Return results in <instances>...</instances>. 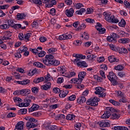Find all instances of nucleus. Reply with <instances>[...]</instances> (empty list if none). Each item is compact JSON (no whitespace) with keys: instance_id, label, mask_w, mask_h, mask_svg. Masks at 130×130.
<instances>
[{"instance_id":"f257e3e1","label":"nucleus","mask_w":130,"mask_h":130,"mask_svg":"<svg viewBox=\"0 0 130 130\" xmlns=\"http://www.w3.org/2000/svg\"><path fill=\"white\" fill-rule=\"evenodd\" d=\"M73 56L76 58L72 60L73 62L78 67V68H88V64L85 61H82L81 59H85L86 55L80 54H74Z\"/></svg>"},{"instance_id":"f03ea898","label":"nucleus","mask_w":130,"mask_h":130,"mask_svg":"<svg viewBox=\"0 0 130 130\" xmlns=\"http://www.w3.org/2000/svg\"><path fill=\"white\" fill-rule=\"evenodd\" d=\"M26 120H28V121L26 123V127L28 129H30V128H34V127H35L36 126L35 125V124L33 122H37V120L35 119L34 118H32L29 116L25 117Z\"/></svg>"},{"instance_id":"7ed1b4c3","label":"nucleus","mask_w":130,"mask_h":130,"mask_svg":"<svg viewBox=\"0 0 130 130\" xmlns=\"http://www.w3.org/2000/svg\"><path fill=\"white\" fill-rule=\"evenodd\" d=\"M54 56L51 54L46 55L43 60V63L47 67H51Z\"/></svg>"},{"instance_id":"20e7f679","label":"nucleus","mask_w":130,"mask_h":130,"mask_svg":"<svg viewBox=\"0 0 130 130\" xmlns=\"http://www.w3.org/2000/svg\"><path fill=\"white\" fill-rule=\"evenodd\" d=\"M107 78L109 81H110L111 83H112L113 86H116L118 84L117 81H116V79H117V77L114 73L111 72L109 73V75L107 76Z\"/></svg>"},{"instance_id":"39448f33","label":"nucleus","mask_w":130,"mask_h":130,"mask_svg":"<svg viewBox=\"0 0 130 130\" xmlns=\"http://www.w3.org/2000/svg\"><path fill=\"white\" fill-rule=\"evenodd\" d=\"M99 101H100V98L94 97L87 100L86 104L90 106H98V102H99Z\"/></svg>"},{"instance_id":"423d86ee","label":"nucleus","mask_w":130,"mask_h":130,"mask_svg":"<svg viewBox=\"0 0 130 130\" xmlns=\"http://www.w3.org/2000/svg\"><path fill=\"white\" fill-rule=\"evenodd\" d=\"M105 89H104L103 88L98 86L95 87V91L94 92L95 94L96 95H99V97H105L106 96V94L105 93Z\"/></svg>"},{"instance_id":"0eeeda50","label":"nucleus","mask_w":130,"mask_h":130,"mask_svg":"<svg viewBox=\"0 0 130 130\" xmlns=\"http://www.w3.org/2000/svg\"><path fill=\"white\" fill-rule=\"evenodd\" d=\"M107 111L101 116V118L103 119H107L111 116V111L113 110V108L111 107H107Z\"/></svg>"},{"instance_id":"6e6552de","label":"nucleus","mask_w":130,"mask_h":130,"mask_svg":"<svg viewBox=\"0 0 130 130\" xmlns=\"http://www.w3.org/2000/svg\"><path fill=\"white\" fill-rule=\"evenodd\" d=\"M72 36L70 32H67L66 34L60 35L58 37L59 40H68L69 39H72Z\"/></svg>"},{"instance_id":"1a4fd4ad","label":"nucleus","mask_w":130,"mask_h":130,"mask_svg":"<svg viewBox=\"0 0 130 130\" xmlns=\"http://www.w3.org/2000/svg\"><path fill=\"white\" fill-rule=\"evenodd\" d=\"M24 102L25 103H21L18 105L19 107H28L31 103V100L25 99Z\"/></svg>"},{"instance_id":"9d476101","label":"nucleus","mask_w":130,"mask_h":130,"mask_svg":"<svg viewBox=\"0 0 130 130\" xmlns=\"http://www.w3.org/2000/svg\"><path fill=\"white\" fill-rule=\"evenodd\" d=\"M74 13H75L74 8H70V9H67L65 11V14L69 18L73 17V16H74Z\"/></svg>"},{"instance_id":"9b49d317","label":"nucleus","mask_w":130,"mask_h":130,"mask_svg":"<svg viewBox=\"0 0 130 130\" xmlns=\"http://www.w3.org/2000/svg\"><path fill=\"white\" fill-rule=\"evenodd\" d=\"M11 36H12V32L6 30L4 32V36L2 38V40H10Z\"/></svg>"},{"instance_id":"f8f14e48","label":"nucleus","mask_w":130,"mask_h":130,"mask_svg":"<svg viewBox=\"0 0 130 130\" xmlns=\"http://www.w3.org/2000/svg\"><path fill=\"white\" fill-rule=\"evenodd\" d=\"M15 130H24V122H18L15 126Z\"/></svg>"},{"instance_id":"ddd939ff","label":"nucleus","mask_w":130,"mask_h":130,"mask_svg":"<svg viewBox=\"0 0 130 130\" xmlns=\"http://www.w3.org/2000/svg\"><path fill=\"white\" fill-rule=\"evenodd\" d=\"M21 95L22 96H27L31 93V90L28 88H24L21 90Z\"/></svg>"},{"instance_id":"4468645a","label":"nucleus","mask_w":130,"mask_h":130,"mask_svg":"<svg viewBox=\"0 0 130 130\" xmlns=\"http://www.w3.org/2000/svg\"><path fill=\"white\" fill-rule=\"evenodd\" d=\"M82 82H83V80L79 78H73L70 80V83H71L72 84L73 83V84H81V83H82Z\"/></svg>"},{"instance_id":"2eb2a0df","label":"nucleus","mask_w":130,"mask_h":130,"mask_svg":"<svg viewBox=\"0 0 130 130\" xmlns=\"http://www.w3.org/2000/svg\"><path fill=\"white\" fill-rule=\"evenodd\" d=\"M104 16H105V19L108 22H111V20H112V18H113V15L105 12L104 13Z\"/></svg>"},{"instance_id":"dca6fc26","label":"nucleus","mask_w":130,"mask_h":130,"mask_svg":"<svg viewBox=\"0 0 130 130\" xmlns=\"http://www.w3.org/2000/svg\"><path fill=\"white\" fill-rule=\"evenodd\" d=\"M39 109V106L36 104H33L32 106L28 109L29 112H33Z\"/></svg>"},{"instance_id":"f3484780","label":"nucleus","mask_w":130,"mask_h":130,"mask_svg":"<svg viewBox=\"0 0 130 130\" xmlns=\"http://www.w3.org/2000/svg\"><path fill=\"white\" fill-rule=\"evenodd\" d=\"M31 81L30 80H24L23 81H17L16 83L19 85H22V86H26V85H29Z\"/></svg>"},{"instance_id":"a211bd4d","label":"nucleus","mask_w":130,"mask_h":130,"mask_svg":"<svg viewBox=\"0 0 130 130\" xmlns=\"http://www.w3.org/2000/svg\"><path fill=\"white\" fill-rule=\"evenodd\" d=\"M77 100L78 104H83L86 102L87 100L85 96H80L77 99Z\"/></svg>"},{"instance_id":"6ab92c4d","label":"nucleus","mask_w":130,"mask_h":130,"mask_svg":"<svg viewBox=\"0 0 130 130\" xmlns=\"http://www.w3.org/2000/svg\"><path fill=\"white\" fill-rule=\"evenodd\" d=\"M47 130H55L57 128V126L55 125H50V123H48L47 125L46 126Z\"/></svg>"},{"instance_id":"aec40b11","label":"nucleus","mask_w":130,"mask_h":130,"mask_svg":"<svg viewBox=\"0 0 130 130\" xmlns=\"http://www.w3.org/2000/svg\"><path fill=\"white\" fill-rule=\"evenodd\" d=\"M13 28L16 30L17 29H22V30H25V29H26V26H22V24L17 23L13 25Z\"/></svg>"},{"instance_id":"412c9836","label":"nucleus","mask_w":130,"mask_h":130,"mask_svg":"<svg viewBox=\"0 0 130 130\" xmlns=\"http://www.w3.org/2000/svg\"><path fill=\"white\" fill-rule=\"evenodd\" d=\"M56 5V1L55 0H52L50 3L46 4L45 6L46 8H52L53 6Z\"/></svg>"},{"instance_id":"4be33fe9","label":"nucleus","mask_w":130,"mask_h":130,"mask_svg":"<svg viewBox=\"0 0 130 130\" xmlns=\"http://www.w3.org/2000/svg\"><path fill=\"white\" fill-rule=\"evenodd\" d=\"M100 126L101 127H108L110 126V124L108 122L104 121L100 123Z\"/></svg>"},{"instance_id":"5701e85b","label":"nucleus","mask_w":130,"mask_h":130,"mask_svg":"<svg viewBox=\"0 0 130 130\" xmlns=\"http://www.w3.org/2000/svg\"><path fill=\"white\" fill-rule=\"evenodd\" d=\"M120 117V114L119 113H113L111 115V118L112 119H118Z\"/></svg>"},{"instance_id":"b1692460","label":"nucleus","mask_w":130,"mask_h":130,"mask_svg":"<svg viewBox=\"0 0 130 130\" xmlns=\"http://www.w3.org/2000/svg\"><path fill=\"white\" fill-rule=\"evenodd\" d=\"M51 86V83L49 82L47 84L42 86V88L43 90H48V89H50V87Z\"/></svg>"},{"instance_id":"393cba45","label":"nucleus","mask_w":130,"mask_h":130,"mask_svg":"<svg viewBox=\"0 0 130 130\" xmlns=\"http://www.w3.org/2000/svg\"><path fill=\"white\" fill-rule=\"evenodd\" d=\"M66 118V116L63 114H58L55 117L56 120H59V121H60V120H63Z\"/></svg>"},{"instance_id":"a878e982","label":"nucleus","mask_w":130,"mask_h":130,"mask_svg":"<svg viewBox=\"0 0 130 130\" xmlns=\"http://www.w3.org/2000/svg\"><path fill=\"white\" fill-rule=\"evenodd\" d=\"M87 75V73L86 72L83 71L81 72H79L78 74V78H80L82 81L83 79H85V77Z\"/></svg>"},{"instance_id":"bb28decb","label":"nucleus","mask_w":130,"mask_h":130,"mask_svg":"<svg viewBox=\"0 0 130 130\" xmlns=\"http://www.w3.org/2000/svg\"><path fill=\"white\" fill-rule=\"evenodd\" d=\"M26 15L25 13H18L17 15V18L18 20H23L26 18Z\"/></svg>"},{"instance_id":"cd10ccee","label":"nucleus","mask_w":130,"mask_h":130,"mask_svg":"<svg viewBox=\"0 0 130 130\" xmlns=\"http://www.w3.org/2000/svg\"><path fill=\"white\" fill-rule=\"evenodd\" d=\"M108 60L110 62H114L115 61L117 62V61H118V60H117L116 57H115V56H114V55L109 56Z\"/></svg>"},{"instance_id":"c85d7f7f","label":"nucleus","mask_w":130,"mask_h":130,"mask_svg":"<svg viewBox=\"0 0 130 130\" xmlns=\"http://www.w3.org/2000/svg\"><path fill=\"white\" fill-rule=\"evenodd\" d=\"M44 81V78L43 77L36 78L34 80V83L35 84H38L39 83H41V82H43Z\"/></svg>"},{"instance_id":"c756f323","label":"nucleus","mask_w":130,"mask_h":130,"mask_svg":"<svg viewBox=\"0 0 130 130\" xmlns=\"http://www.w3.org/2000/svg\"><path fill=\"white\" fill-rule=\"evenodd\" d=\"M118 51L120 53H127L128 51H127V49L126 48L122 47V48H119L118 50Z\"/></svg>"},{"instance_id":"7c9ffc66","label":"nucleus","mask_w":130,"mask_h":130,"mask_svg":"<svg viewBox=\"0 0 130 130\" xmlns=\"http://www.w3.org/2000/svg\"><path fill=\"white\" fill-rule=\"evenodd\" d=\"M37 70L36 69L31 70L27 72V75L30 77H32L35 74H36Z\"/></svg>"},{"instance_id":"2f4dec72","label":"nucleus","mask_w":130,"mask_h":130,"mask_svg":"<svg viewBox=\"0 0 130 130\" xmlns=\"http://www.w3.org/2000/svg\"><path fill=\"white\" fill-rule=\"evenodd\" d=\"M13 55L16 58H21V57H22V55L21 54L20 51H19V52L17 51L13 52Z\"/></svg>"},{"instance_id":"473e14b6","label":"nucleus","mask_w":130,"mask_h":130,"mask_svg":"<svg viewBox=\"0 0 130 130\" xmlns=\"http://www.w3.org/2000/svg\"><path fill=\"white\" fill-rule=\"evenodd\" d=\"M10 28V25L7 23L0 25V28L3 30H8Z\"/></svg>"},{"instance_id":"72a5a7b5","label":"nucleus","mask_w":130,"mask_h":130,"mask_svg":"<svg viewBox=\"0 0 130 130\" xmlns=\"http://www.w3.org/2000/svg\"><path fill=\"white\" fill-rule=\"evenodd\" d=\"M76 117V116L74 114H68L66 116V119L67 120H74Z\"/></svg>"},{"instance_id":"f704fd0d","label":"nucleus","mask_w":130,"mask_h":130,"mask_svg":"<svg viewBox=\"0 0 130 130\" xmlns=\"http://www.w3.org/2000/svg\"><path fill=\"white\" fill-rule=\"evenodd\" d=\"M60 64V62L58 60L55 59L54 58H53V61L52 62L51 66L57 67V66H59Z\"/></svg>"},{"instance_id":"c9c22d12","label":"nucleus","mask_w":130,"mask_h":130,"mask_svg":"<svg viewBox=\"0 0 130 130\" xmlns=\"http://www.w3.org/2000/svg\"><path fill=\"white\" fill-rule=\"evenodd\" d=\"M115 130H128V128L125 126H117L114 127Z\"/></svg>"},{"instance_id":"e433bc0d","label":"nucleus","mask_w":130,"mask_h":130,"mask_svg":"<svg viewBox=\"0 0 130 130\" xmlns=\"http://www.w3.org/2000/svg\"><path fill=\"white\" fill-rule=\"evenodd\" d=\"M28 50V48L27 47L23 46L21 47L19 49H18V51H20L21 53H23Z\"/></svg>"},{"instance_id":"4c0bfd02","label":"nucleus","mask_w":130,"mask_h":130,"mask_svg":"<svg viewBox=\"0 0 130 130\" xmlns=\"http://www.w3.org/2000/svg\"><path fill=\"white\" fill-rule=\"evenodd\" d=\"M33 64L37 68H42V69L45 68L44 65H43V64L40 63V62H34Z\"/></svg>"},{"instance_id":"58836bf2","label":"nucleus","mask_w":130,"mask_h":130,"mask_svg":"<svg viewBox=\"0 0 130 130\" xmlns=\"http://www.w3.org/2000/svg\"><path fill=\"white\" fill-rule=\"evenodd\" d=\"M129 41V39H120L119 40V42L120 43H123V44H126V43H128V42Z\"/></svg>"},{"instance_id":"ea45409f","label":"nucleus","mask_w":130,"mask_h":130,"mask_svg":"<svg viewBox=\"0 0 130 130\" xmlns=\"http://www.w3.org/2000/svg\"><path fill=\"white\" fill-rule=\"evenodd\" d=\"M109 102H110V103H111L112 104H113V105H114L115 106H119V105H120V103H119V102H116L114 100H110L109 101Z\"/></svg>"},{"instance_id":"a19ab883","label":"nucleus","mask_w":130,"mask_h":130,"mask_svg":"<svg viewBox=\"0 0 130 130\" xmlns=\"http://www.w3.org/2000/svg\"><path fill=\"white\" fill-rule=\"evenodd\" d=\"M51 76L49 74H47V75L45 77V79H44V81H45L46 82H49L51 81Z\"/></svg>"},{"instance_id":"79ce46f5","label":"nucleus","mask_w":130,"mask_h":130,"mask_svg":"<svg viewBox=\"0 0 130 130\" xmlns=\"http://www.w3.org/2000/svg\"><path fill=\"white\" fill-rule=\"evenodd\" d=\"M74 7L77 10H79V9H81V8H83V7H84V5H83V4L82 3H75L74 5Z\"/></svg>"},{"instance_id":"37998d69","label":"nucleus","mask_w":130,"mask_h":130,"mask_svg":"<svg viewBox=\"0 0 130 130\" xmlns=\"http://www.w3.org/2000/svg\"><path fill=\"white\" fill-rule=\"evenodd\" d=\"M116 71H122L123 70V66L119 64L114 68Z\"/></svg>"},{"instance_id":"c03bdc74","label":"nucleus","mask_w":130,"mask_h":130,"mask_svg":"<svg viewBox=\"0 0 130 130\" xmlns=\"http://www.w3.org/2000/svg\"><path fill=\"white\" fill-rule=\"evenodd\" d=\"M18 112L19 114H26L27 113V109H21L18 111Z\"/></svg>"},{"instance_id":"a18cd8bd","label":"nucleus","mask_w":130,"mask_h":130,"mask_svg":"<svg viewBox=\"0 0 130 130\" xmlns=\"http://www.w3.org/2000/svg\"><path fill=\"white\" fill-rule=\"evenodd\" d=\"M81 126H82V124H81V123H76L74 125L75 128L76 130H80V129H81Z\"/></svg>"},{"instance_id":"49530a36","label":"nucleus","mask_w":130,"mask_h":130,"mask_svg":"<svg viewBox=\"0 0 130 130\" xmlns=\"http://www.w3.org/2000/svg\"><path fill=\"white\" fill-rule=\"evenodd\" d=\"M39 91V89L38 87H34L31 88V92L34 93V94H37Z\"/></svg>"},{"instance_id":"de8ad7c7","label":"nucleus","mask_w":130,"mask_h":130,"mask_svg":"<svg viewBox=\"0 0 130 130\" xmlns=\"http://www.w3.org/2000/svg\"><path fill=\"white\" fill-rule=\"evenodd\" d=\"M45 54H46V52L44 51H41L40 53H38L39 57H43L45 56Z\"/></svg>"},{"instance_id":"09e8293b","label":"nucleus","mask_w":130,"mask_h":130,"mask_svg":"<svg viewBox=\"0 0 130 130\" xmlns=\"http://www.w3.org/2000/svg\"><path fill=\"white\" fill-rule=\"evenodd\" d=\"M69 93L68 91H63L62 93H60L59 94V96L60 98H64V97H66L67 96V95H68V93Z\"/></svg>"},{"instance_id":"8fccbe9b","label":"nucleus","mask_w":130,"mask_h":130,"mask_svg":"<svg viewBox=\"0 0 130 130\" xmlns=\"http://www.w3.org/2000/svg\"><path fill=\"white\" fill-rule=\"evenodd\" d=\"M126 24L124 19H121V21L119 23V26H120V27H124Z\"/></svg>"},{"instance_id":"3c124183","label":"nucleus","mask_w":130,"mask_h":130,"mask_svg":"<svg viewBox=\"0 0 130 130\" xmlns=\"http://www.w3.org/2000/svg\"><path fill=\"white\" fill-rule=\"evenodd\" d=\"M73 44H74V45H76V46H80V45H81L82 44V41L80 40L74 41L73 42Z\"/></svg>"},{"instance_id":"603ef678","label":"nucleus","mask_w":130,"mask_h":130,"mask_svg":"<svg viewBox=\"0 0 130 130\" xmlns=\"http://www.w3.org/2000/svg\"><path fill=\"white\" fill-rule=\"evenodd\" d=\"M30 51H31L32 53H34L36 55L39 53V51L37 49H29Z\"/></svg>"},{"instance_id":"864d4df0","label":"nucleus","mask_w":130,"mask_h":130,"mask_svg":"<svg viewBox=\"0 0 130 130\" xmlns=\"http://www.w3.org/2000/svg\"><path fill=\"white\" fill-rule=\"evenodd\" d=\"M119 21L118 19L116 18H115L114 15L113 16V18H112V20H111V23H114V24H116L117 23H118Z\"/></svg>"},{"instance_id":"5fc2aeb1","label":"nucleus","mask_w":130,"mask_h":130,"mask_svg":"<svg viewBox=\"0 0 130 130\" xmlns=\"http://www.w3.org/2000/svg\"><path fill=\"white\" fill-rule=\"evenodd\" d=\"M100 69L102 70V71H107V66L105 64H103L100 66Z\"/></svg>"},{"instance_id":"6e6d98bb","label":"nucleus","mask_w":130,"mask_h":130,"mask_svg":"<svg viewBox=\"0 0 130 130\" xmlns=\"http://www.w3.org/2000/svg\"><path fill=\"white\" fill-rule=\"evenodd\" d=\"M98 31H99V33H100V34H104V33L106 32V29H105V28L102 27L101 28L98 29Z\"/></svg>"},{"instance_id":"4d7b16f0","label":"nucleus","mask_w":130,"mask_h":130,"mask_svg":"<svg viewBox=\"0 0 130 130\" xmlns=\"http://www.w3.org/2000/svg\"><path fill=\"white\" fill-rule=\"evenodd\" d=\"M67 71H66V69H64V68H63V67H61L60 68L59 73L61 76H62V75L64 74Z\"/></svg>"},{"instance_id":"13d9d810","label":"nucleus","mask_w":130,"mask_h":130,"mask_svg":"<svg viewBox=\"0 0 130 130\" xmlns=\"http://www.w3.org/2000/svg\"><path fill=\"white\" fill-rule=\"evenodd\" d=\"M111 37L115 41V42H116V38H117V34L115 33L111 34Z\"/></svg>"},{"instance_id":"bf43d9fd","label":"nucleus","mask_w":130,"mask_h":130,"mask_svg":"<svg viewBox=\"0 0 130 130\" xmlns=\"http://www.w3.org/2000/svg\"><path fill=\"white\" fill-rule=\"evenodd\" d=\"M64 79H63V77H58L57 80V84H61L63 83Z\"/></svg>"},{"instance_id":"052dcab7","label":"nucleus","mask_w":130,"mask_h":130,"mask_svg":"<svg viewBox=\"0 0 130 130\" xmlns=\"http://www.w3.org/2000/svg\"><path fill=\"white\" fill-rule=\"evenodd\" d=\"M82 38H84L86 40H88L89 39V35L88 33L84 32L83 35L82 36Z\"/></svg>"},{"instance_id":"680f3d73","label":"nucleus","mask_w":130,"mask_h":130,"mask_svg":"<svg viewBox=\"0 0 130 130\" xmlns=\"http://www.w3.org/2000/svg\"><path fill=\"white\" fill-rule=\"evenodd\" d=\"M31 2H33L36 5H40L42 4V1L41 0H31Z\"/></svg>"},{"instance_id":"e2e57ef3","label":"nucleus","mask_w":130,"mask_h":130,"mask_svg":"<svg viewBox=\"0 0 130 130\" xmlns=\"http://www.w3.org/2000/svg\"><path fill=\"white\" fill-rule=\"evenodd\" d=\"M32 34L31 33H27L24 34V39H26V40L29 41V38L31 37Z\"/></svg>"},{"instance_id":"0e129e2a","label":"nucleus","mask_w":130,"mask_h":130,"mask_svg":"<svg viewBox=\"0 0 130 130\" xmlns=\"http://www.w3.org/2000/svg\"><path fill=\"white\" fill-rule=\"evenodd\" d=\"M85 21L86 22H87V23H90L91 24H93V23H95V20L91 18H86L85 19Z\"/></svg>"},{"instance_id":"69168bd1","label":"nucleus","mask_w":130,"mask_h":130,"mask_svg":"<svg viewBox=\"0 0 130 130\" xmlns=\"http://www.w3.org/2000/svg\"><path fill=\"white\" fill-rule=\"evenodd\" d=\"M57 50L56 48H51L48 50V51L49 53H54L55 51H56Z\"/></svg>"},{"instance_id":"338daca9","label":"nucleus","mask_w":130,"mask_h":130,"mask_svg":"<svg viewBox=\"0 0 130 130\" xmlns=\"http://www.w3.org/2000/svg\"><path fill=\"white\" fill-rule=\"evenodd\" d=\"M123 4L125 6L126 8H127V9H129L130 8V3L127 1H124V2H123Z\"/></svg>"},{"instance_id":"774afa93","label":"nucleus","mask_w":130,"mask_h":130,"mask_svg":"<svg viewBox=\"0 0 130 130\" xmlns=\"http://www.w3.org/2000/svg\"><path fill=\"white\" fill-rule=\"evenodd\" d=\"M68 100L70 101H74V100H76V95H71L68 98Z\"/></svg>"}]
</instances>
